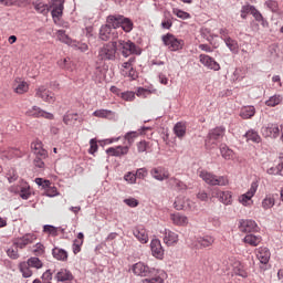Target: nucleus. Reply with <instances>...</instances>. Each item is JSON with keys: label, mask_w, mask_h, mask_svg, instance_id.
<instances>
[{"label": "nucleus", "mask_w": 283, "mask_h": 283, "mask_svg": "<svg viewBox=\"0 0 283 283\" xmlns=\"http://www.w3.org/2000/svg\"><path fill=\"white\" fill-rule=\"evenodd\" d=\"M200 178L205 180L207 185H211L212 187H227L229 185V179L224 176H216L207 170H202L199 174Z\"/></svg>", "instance_id": "obj_1"}, {"label": "nucleus", "mask_w": 283, "mask_h": 283, "mask_svg": "<svg viewBox=\"0 0 283 283\" xmlns=\"http://www.w3.org/2000/svg\"><path fill=\"white\" fill-rule=\"evenodd\" d=\"M117 45L116 42H111L101 46L97 55L99 61H114L116 59Z\"/></svg>", "instance_id": "obj_2"}, {"label": "nucleus", "mask_w": 283, "mask_h": 283, "mask_svg": "<svg viewBox=\"0 0 283 283\" xmlns=\"http://www.w3.org/2000/svg\"><path fill=\"white\" fill-rule=\"evenodd\" d=\"M108 23H112L113 28H122L124 32L134 30V22H132L129 18H125L123 15H109Z\"/></svg>", "instance_id": "obj_3"}, {"label": "nucleus", "mask_w": 283, "mask_h": 283, "mask_svg": "<svg viewBox=\"0 0 283 283\" xmlns=\"http://www.w3.org/2000/svg\"><path fill=\"white\" fill-rule=\"evenodd\" d=\"M132 271L134 275H138L139 277H151L157 273L156 269L149 268V265L145 264V262L135 263L132 268Z\"/></svg>", "instance_id": "obj_4"}, {"label": "nucleus", "mask_w": 283, "mask_h": 283, "mask_svg": "<svg viewBox=\"0 0 283 283\" xmlns=\"http://www.w3.org/2000/svg\"><path fill=\"white\" fill-rule=\"evenodd\" d=\"M258 187H260L258 181H252L249 190L245 193L239 196L240 205H242L243 207H252L253 196H255V193L258 192Z\"/></svg>", "instance_id": "obj_5"}, {"label": "nucleus", "mask_w": 283, "mask_h": 283, "mask_svg": "<svg viewBox=\"0 0 283 283\" xmlns=\"http://www.w3.org/2000/svg\"><path fill=\"white\" fill-rule=\"evenodd\" d=\"M164 45H166L170 52H178V50H182V45L185 42L174 36V34L168 33L163 35Z\"/></svg>", "instance_id": "obj_6"}, {"label": "nucleus", "mask_w": 283, "mask_h": 283, "mask_svg": "<svg viewBox=\"0 0 283 283\" xmlns=\"http://www.w3.org/2000/svg\"><path fill=\"white\" fill-rule=\"evenodd\" d=\"M99 39L102 41H109V39H118V32H116V28H114L113 23H109L106 20V24L102 25L99 29Z\"/></svg>", "instance_id": "obj_7"}, {"label": "nucleus", "mask_w": 283, "mask_h": 283, "mask_svg": "<svg viewBox=\"0 0 283 283\" xmlns=\"http://www.w3.org/2000/svg\"><path fill=\"white\" fill-rule=\"evenodd\" d=\"M119 46L122 48V54L123 56H132V54L140 55L142 51L140 48H138L134 42L132 41H118Z\"/></svg>", "instance_id": "obj_8"}, {"label": "nucleus", "mask_w": 283, "mask_h": 283, "mask_svg": "<svg viewBox=\"0 0 283 283\" xmlns=\"http://www.w3.org/2000/svg\"><path fill=\"white\" fill-rule=\"evenodd\" d=\"M35 240H36V234L27 233L22 237L14 239L13 247H15V249H25V247H28V244H34Z\"/></svg>", "instance_id": "obj_9"}, {"label": "nucleus", "mask_w": 283, "mask_h": 283, "mask_svg": "<svg viewBox=\"0 0 283 283\" xmlns=\"http://www.w3.org/2000/svg\"><path fill=\"white\" fill-rule=\"evenodd\" d=\"M239 229L242 233H258L260 231L258 223L251 219H242Z\"/></svg>", "instance_id": "obj_10"}, {"label": "nucleus", "mask_w": 283, "mask_h": 283, "mask_svg": "<svg viewBox=\"0 0 283 283\" xmlns=\"http://www.w3.org/2000/svg\"><path fill=\"white\" fill-rule=\"evenodd\" d=\"M174 208L177 211H191V209H193V201L186 197H177L174 202Z\"/></svg>", "instance_id": "obj_11"}, {"label": "nucleus", "mask_w": 283, "mask_h": 283, "mask_svg": "<svg viewBox=\"0 0 283 283\" xmlns=\"http://www.w3.org/2000/svg\"><path fill=\"white\" fill-rule=\"evenodd\" d=\"M212 196L218 198L219 202H222V205H233V193H231V191H221L220 189H214L212 191Z\"/></svg>", "instance_id": "obj_12"}, {"label": "nucleus", "mask_w": 283, "mask_h": 283, "mask_svg": "<svg viewBox=\"0 0 283 283\" xmlns=\"http://www.w3.org/2000/svg\"><path fill=\"white\" fill-rule=\"evenodd\" d=\"M27 116H32L33 118H48L49 120H52L54 118V115L52 113L45 112L41 109L39 106H32L27 111Z\"/></svg>", "instance_id": "obj_13"}, {"label": "nucleus", "mask_w": 283, "mask_h": 283, "mask_svg": "<svg viewBox=\"0 0 283 283\" xmlns=\"http://www.w3.org/2000/svg\"><path fill=\"white\" fill-rule=\"evenodd\" d=\"M35 96L36 98L43 99L45 103H54V101H56L54 93L50 92V90L43 85L35 90Z\"/></svg>", "instance_id": "obj_14"}, {"label": "nucleus", "mask_w": 283, "mask_h": 283, "mask_svg": "<svg viewBox=\"0 0 283 283\" xmlns=\"http://www.w3.org/2000/svg\"><path fill=\"white\" fill-rule=\"evenodd\" d=\"M150 251L153 253V256L156 258L157 260H163V258H165V249H163V244L158 239L151 240Z\"/></svg>", "instance_id": "obj_15"}, {"label": "nucleus", "mask_w": 283, "mask_h": 283, "mask_svg": "<svg viewBox=\"0 0 283 283\" xmlns=\"http://www.w3.org/2000/svg\"><path fill=\"white\" fill-rule=\"evenodd\" d=\"M261 134L265 136V138H277V136H280V126H277V124L263 126L261 128Z\"/></svg>", "instance_id": "obj_16"}, {"label": "nucleus", "mask_w": 283, "mask_h": 283, "mask_svg": "<svg viewBox=\"0 0 283 283\" xmlns=\"http://www.w3.org/2000/svg\"><path fill=\"white\" fill-rule=\"evenodd\" d=\"M199 61L205 65V67H208V70H213L214 72H219L220 70V64L207 54L199 55Z\"/></svg>", "instance_id": "obj_17"}, {"label": "nucleus", "mask_w": 283, "mask_h": 283, "mask_svg": "<svg viewBox=\"0 0 283 283\" xmlns=\"http://www.w3.org/2000/svg\"><path fill=\"white\" fill-rule=\"evenodd\" d=\"M133 235H135L136 240H138L140 244H147L149 242V234L143 226L135 227L133 229Z\"/></svg>", "instance_id": "obj_18"}, {"label": "nucleus", "mask_w": 283, "mask_h": 283, "mask_svg": "<svg viewBox=\"0 0 283 283\" xmlns=\"http://www.w3.org/2000/svg\"><path fill=\"white\" fill-rule=\"evenodd\" d=\"M216 242V239L211 235L199 237L196 239L193 248L195 249H207Z\"/></svg>", "instance_id": "obj_19"}, {"label": "nucleus", "mask_w": 283, "mask_h": 283, "mask_svg": "<svg viewBox=\"0 0 283 283\" xmlns=\"http://www.w3.org/2000/svg\"><path fill=\"white\" fill-rule=\"evenodd\" d=\"M170 220L175 227H187L189 224V218L180 212L171 213Z\"/></svg>", "instance_id": "obj_20"}, {"label": "nucleus", "mask_w": 283, "mask_h": 283, "mask_svg": "<svg viewBox=\"0 0 283 283\" xmlns=\"http://www.w3.org/2000/svg\"><path fill=\"white\" fill-rule=\"evenodd\" d=\"M12 88L15 94H25L30 90V84L21 78H15Z\"/></svg>", "instance_id": "obj_21"}, {"label": "nucleus", "mask_w": 283, "mask_h": 283, "mask_svg": "<svg viewBox=\"0 0 283 283\" xmlns=\"http://www.w3.org/2000/svg\"><path fill=\"white\" fill-rule=\"evenodd\" d=\"M178 233L169 230V229H165L164 231V242L167 244V247H174L175 244H178Z\"/></svg>", "instance_id": "obj_22"}, {"label": "nucleus", "mask_w": 283, "mask_h": 283, "mask_svg": "<svg viewBox=\"0 0 283 283\" xmlns=\"http://www.w3.org/2000/svg\"><path fill=\"white\" fill-rule=\"evenodd\" d=\"M65 3V0H53V10L51 12L52 18L54 21H56V19H61V17H63V4Z\"/></svg>", "instance_id": "obj_23"}, {"label": "nucleus", "mask_w": 283, "mask_h": 283, "mask_svg": "<svg viewBox=\"0 0 283 283\" xmlns=\"http://www.w3.org/2000/svg\"><path fill=\"white\" fill-rule=\"evenodd\" d=\"M106 154H109V156H127L129 154V146H117V147H111L106 150Z\"/></svg>", "instance_id": "obj_24"}, {"label": "nucleus", "mask_w": 283, "mask_h": 283, "mask_svg": "<svg viewBox=\"0 0 283 283\" xmlns=\"http://www.w3.org/2000/svg\"><path fill=\"white\" fill-rule=\"evenodd\" d=\"M31 148L33 149V154L36 156V158H48V150L43 149V143H32Z\"/></svg>", "instance_id": "obj_25"}, {"label": "nucleus", "mask_w": 283, "mask_h": 283, "mask_svg": "<svg viewBox=\"0 0 283 283\" xmlns=\"http://www.w3.org/2000/svg\"><path fill=\"white\" fill-rule=\"evenodd\" d=\"M256 258L262 264H269V260H271V251H269V248H260Z\"/></svg>", "instance_id": "obj_26"}, {"label": "nucleus", "mask_w": 283, "mask_h": 283, "mask_svg": "<svg viewBox=\"0 0 283 283\" xmlns=\"http://www.w3.org/2000/svg\"><path fill=\"white\" fill-rule=\"evenodd\" d=\"M255 116V106H243L240 109V117L244 120H249V118H253Z\"/></svg>", "instance_id": "obj_27"}, {"label": "nucleus", "mask_w": 283, "mask_h": 283, "mask_svg": "<svg viewBox=\"0 0 283 283\" xmlns=\"http://www.w3.org/2000/svg\"><path fill=\"white\" fill-rule=\"evenodd\" d=\"M174 134L177 138H185L187 134V124L179 122L174 126Z\"/></svg>", "instance_id": "obj_28"}, {"label": "nucleus", "mask_w": 283, "mask_h": 283, "mask_svg": "<svg viewBox=\"0 0 283 283\" xmlns=\"http://www.w3.org/2000/svg\"><path fill=\"white\" fill-rule=\"evenodd\" d=\"M73 277L74 276H72V272L65 269L60 270L55 275V280H57V282H71Z\"/></svg>", "instance_id": "obj_29"}, {"label": "nucleus", "mask_w": 283, "mask_h": 283, "mask_svg": "<svg viewBox=\"0 0 283 283\" xmlns=\"http://www.w3.org/2000/svg\"><path fill=\"white\" fill-rule=\"evenodd\" d=\"M93 116L96 118H108V120H112L116 116V113L109 109H97L93 113Z\"/></svg>", "instance_id": "obj_30"}, {"label": "nucleus", "mask_w": 283, "mask_h": 283, "mask_svg": "<svg viewBox=\"0 0 283 283\" xmlns=\"http://www.w3.org/2000/svg\"><path fill=\"white\" fill-rule=\"evenodd\" d=\"M243 242L250 247H258L262 242V237L255 234H248L244 237Z\"/></svg>", "instance_id": "obj_31"}, {"label": "nucleus", "mask_w": 283, "mask_h": 283, "mask_svg": "<svg viewBox=\"0 0 283 283\" xmlns=\"http://www.w3.org/2000/svg\"><path fill=\"white\" fill-rule=\"evenodd\" d=\"M224 43L227 48H229L230 52H232L233 54H238V52H240V46L238 45V41L231 38H226Z\"/></svg>", "instance_id": "obj_32"}, {"label": "nucleus", "mask_w": 283, "mask_h": 283, "mask_svg": "<svg viewBox=\"0 0 283 283\" xmlns=\"http://www.w3.org/2000/svg\"><path fill=\"white\" fill-rule=\"evenodd\" d=\"M224 136V127H217L209 133V140H218Z\"/></svg>", "instance_id": "obj_33"}, {"label": "nucleus", "mask_w": 283, "mask_h": 283, "mask_svg": "<svg viewBox=\"0 0 283 283\" xmlns=\"http://www.w3.org/2000/svg\"><path fill=\"white\" fill-rule=\"evenodd\" d=\"M56 36L59 39V41H61V43H65L66 45H73L74 41L72 40V38H70V35L65 34L64 30H59L56 32Z\"/></svg>", "instance_id": "obj_34"}, {"label": "nucleus", "mask_w": 283, "mask_h": 283, "mask_svg": "<svg viewBox=\"0 0 283 283\" xmlns=\"http://www.w3.org/2000/svg\"><path fill=\"white\" fill-rule=\"evenodd\" d=\"M52 255L55 258V260H61L62 262H65L67 260V251L59 248H54L52 250Z\"/></svg>", "instance_id": "obj_35"}, {"label": "nucleus", "mask_w": 283, "mask_h": 283, "mask_svg": "<svg viewBox=\"0 0 283 283\" xmlns=\"http://www.w3.org/2000/svg\"><path fill=\"white\" fill-rule=\"evenodd\" d=\"M134 63H136V57H130L127 62L122 64L120 74L122 76L127 75V72L134 67Z\"/></svg>", "instance_id": "obj_36"}, {"label": "nucleus", "mask_w": 283, "mask_h": 283, "mask_svg": "<svg viewBox=\"0 0 283 283\" xmlns=\"http://www.w3.org/2000/svg\"><path fill=\"white\" fill-rule=\"evenodd\" d=\"M31 253H33V255H35L36 258L44 255L45 254V245H43V243H41V242L34 244L31 248Z\"/></svg>", "instance_id": "obj_37"}, {"label": "nucleus", "mask_w": 283, "mask_h": 283, "mask_svg": "<svg viewBox=\"0 0 283 283\" xmlns=\"http://www.w3.org/2000/svg\"><path fill=\"white\" fill-rule=\"evenodd\" d=\"M220 151H221V156H222V158H224V160H231L234 156L231 148H229L227 145H221Z\"/></svg>", "instance_id": "obj_38"}, {"label": "nucleus", "mask_w": 283, "mask_h": 283, "mask_svg": "<svg viewBox=\"0 0 283 283\" xmlns=\"http://www.w3.org/2000/svg\"><path fill=\"white\" fill-rule=\"evenodd\" d=\"M78 120V114L76 113H66L63 117V123L65 125H74Z\"/></svg>", "instance_id": "obj_39"}, {"label": "nucleus", "mask_w": 283, "mask_h": 283, "mask_svg": "<svg viewBox=\"0 0 283 283\" xmlns=\"http://www.w3.org/2000/svg\"><path fill=\"white\" fill-rule=\"evenodd\" d=\"M283 101V97L282 95H273L271 96L266 102H265V105L268 107H275L277 105H280V103H282Z\"/></svg>", "instance_id": "obj_40"}, {"label": "nucleus", "mask_w": 283, "mask_h": 283, "mask_svg": "<svg viewBox=\"0 0 283 283\" xmlns=\"http://www.w3.org/2000/svg\"><path fill=\"white\" fill-rule=\"evenodd\" d=\"M272 207H275V198H273V196L271 195H268L262 200V208L268 210V209H272Z\"/></svg>", "instance_id": "obj_41"}, {"label": "nucleus", "mask_w": 283, "mask_h": 283, "mask_svg": "<svg viewBox=\"0 0 283 283\" xmlns=\"http://www.w3.org/2000/svg\"><path fill=\"white\" fill-rule=\"evenodd\" d=\"M151 176L153 178H155V180H167V178H169V174L167 172H163L161 170H158V168H154L151 170Z\"/></svg>", "instance_id": "obj_42"}, {"label": "nucleus", "mask_w": 283, "mask_h": 283, "mask_svg": "<svg viewBox=\"0 0 283 283\" xmlns=\"http://www.w3.org/2000/svg\"><path fill=\"white\" fill-rule=\"evenodd\" d=\"M27 263L31 269H43V262L36 256H31L28 259Z\"/></svg>", "instance_id": "obj_43"}, {"label": "nucleus", "mask_w": 283, "mask_h": 283, "mask_svg": "<svg viewBox=\"0 0 283 283\" xmlns=\"http://www.w3.org/2000/svg\"><path fill=\"white\" fill-rule=\"evenodd\" d=\"M146 277L148 279H144L142 283H165V280H163L161 276L158 275V270L151 276H146Z\"/></svg>", "instance_id": "obj_44"}, {"label": "nucleus", "mask_w": 283, "mask_h": 283, "mask_svg": "<svg viewBox=\"0 0 283 283\" xmlns=\"http://www.w3.org/2000/svg\"><path fill=\"white\" fill-rule=\"evenodd\" d=\"M33 6L34 10H36V12L40 14H48V12H50V8L43 2H34Z\"/></svg>", "instance_id": "obj_45"}, {"label": "nucleus", "mask_w": 283, "mask_h": 283, "mask_svg": "<svg viewBox=\"0 0 283 283\" xmlns=\"http://www.w3.org/2000/svg\"><path fill=\"white\" fill-rule=\"evenodd\" d=\"M45 196L48 198H56L59 196V190L56 189L55 186H52V182L49 181V187H45Z\"/></svg>", "instance_id": "obj_46"}, {"label": "nucleus", "mask_w": 283, "mask_h": 283, "mask_svg": "<svg viewBox=\"0 0 283 283\" xmlns=\"http://www.w3.org/2000/svg\"><path fill=\"white\" fill-rule=\"evenodd\" d=\"M32 268L27 263H20V271L23 275V277H32Z\"/></svg>", "instance_id": "obj_47"}, {"label": "nucleus", "mask_w": 283, "mask_h": 283, "mask_svg": "<svg viewBox=\"0 0 283 283\" xmlns=\"http://www.w3.org/2000/svg\"><path fill=\"white\" fill-rule=\"evenodd\" d=\"M245 138L247 140H252V143H260L262 140V138L255 130H248L245 133Z\"/></svg>", "instance_id": "obj_48"}, {"label": "nucleus", "mask_w": 283, "mask_h": 283, "mask_svg": "<svg viewBox=\"0 0 283 283\" xmlns=\"http://www.w3.org/2000/svg\"><path fill=\"white\" fill-rule=\"evenodd\" d=\"M33 283H52V271L51 270H46L43 274H42V282L39 279H35L33 281Z\"/></svg>", "instance_id": "obj_49"}, {"label": "nucleus", "mask_w": 283, "mask_h": 283, "mask_svg": "<svg viewBox=\"0 0 283 283\" xmlns=\"http://www.w3.org/2000/svg\"><path fill=\"white\" fill-rule=\"evenodd\" d=\"M125 140H127V147H132L134 145V140H136V138H138V133L136 132H129L125 135Z\"/></svg>", "instance_id": "obj_50"}, {"label": "nucleus", "mask_w": 283, "mask_h": 283, "mask_svg": "<svg viewBox=\"0 0 283 283\" xmlns=\"http://www.w3.org/2000/svg\"><path fill=\"white\" fill-rule=\"evenodd\" d=\"M172 14H176L178 19H189L191 15L180 9H172Z\"/></svg>", "instance_id": "obj_51"}, {"label": "nucleus", "mask_w": 283, "mask_h": 283, "mask_svg": "<svg viewBox=\"0 0 283 283\" xmlns=\"http://www.w3.org/2000/svg\"><path fill=\"white\" fill-rule=\"evenodd\" d=\"M30 196H31L30 187L29 186L22 187L20 190V198H22V200H28Z\"/></svg>", "instance_id": "obj_52"}, {"label": "nucleus", "mask_w": 283, "mask_h": 283, "mask_svg": "<svg viewBox=\"0 0 283 283\" xmlns=\"http://www.w3.org/2000/svg\"><path fill=\"white\" fill-rule=\"evenodd\" d=\"M71 48H76V50H80V52H87L88 50V46L86 43H81L76 41H73V44L71 45Z\"/></svg>", "instance_id": "obj_53"}, {"label": "nucleus", "mask_w": 283, "mask_h": 283, "mask_svg": "<svg viewBox=\"0 0 283 283\" xmlns=\"http://www.w3.org/2000/svg\"><path fill=\"white\" fill-rule=\"evenodd\" d=\"M170 185H174L175 187H177V189H181V190L187 189V185H185V182H182L176 178L170 179Z\"/></svg>", "instance_id": "obj_54"}, {"label": "nucleus", "mask_w": 283, "mask_h": 283, "mask_svg": "<svg viewBox=\"0 0 283 283\" xmlns=\"http://www.w3.org/2000/svg\"><path fill=\"white\" fill-rule=\"evenodd\" d=\"M44 233H49L50 235H56L59 229L54 226L46 224L43 227Z\"/></svg>", "instance_id": "obj_55"}, {"label": "nucleus", "mask_w": 283, "mask_h": 283, "mask_svg": "<svg viewBox=\"0 0 283 283\" xmlns=\"http://www.w3.org/2000/svg\"><path fill=\"white\" fill-rule=\"evenodd\" d=\"M149 147V143L146 140H142L137 143V150L139 154H144V151H147V148Z\"/></svg>", "instance_id": "obj_56"}, {"label": "nucleus", "mask_w": 283, "mask_h": 283, "mask_svg": "<svg viewBox=\"0 0 283 283\" xmlns=\"http://www.w3.org/2000/svg\"><path fill=\"white\" fill-rule=\"evenodd\" d=\"M35 185H39V187L45 189V187H50V180H45L43 178H35Z\"/></svg>", "instance_id": "obj_57"}, {"label": "nucleus", "mask_w": 283, "mask_h": 283, "mask_svg": "<svg viewBox=\"0 0 283 283\" xmlns=\"http://www.w3.org/2000/svg\"><path fill=\"white\" fill-rule=\"evenodd\" d=\"M81 247H83V241L74 240L73 242V253H81Z\"/></svg>", "instance_id": "obj_58"}, {"label": "nucleus", "mask_w": 283, "mask_h": 283, "mask_svg": "<svg viewBox=\"0 0 283 283\" xmlns=\"http://www.w3.org/2000/svg\"><path fill=\"white\" fill-rule=\"evenodd\" d=\"M7 254L9 258H11L12 260H17L19 259V251L14 250V248H10L7 250Z\"/></svg>", "instance_id": "obj_59"}, {"label": "nucleus", "mask_w": 283, "mask_h": 283, "mask_svg": "<svg viewBox=\"0 0 283 283\" xmlns=\"http://www.w3.org/2000/svg\"><path fill=\"white\" fill-rule=\"evenodd\" d=\"M122 98L123 101H133L134 98H136V94H134V92H125L122 93Z\"/></svg>", "instance_id": "obj_60"}, {"label": "nucleus", "mask_w": 283, "mask_h": 283, "mask_svg": "<svg viewBox=\"0 0 283 283\" xmlns=\"http://www.w3.org/2000/svg\"><path fill=\"white\" fill-rule=\"evenodd\" d=\"M124 179L126 180V182L134 185L136 182V174L128 172L127 175H125Z\"/></svg>", "instance_id": "obj_61"}, {"label": "nucleus", "mask_w": 283, "mask_h": 283, "mask_svg": "<svg viewBox=\"0 0 283 283\" xmlns=\"http://www.w3.org/2000/svg\"><path fill=\"white\" fill-rule=\"evenodd\" d=\"M90 145H91V148L88 150L90 154H96V151H98V144L96 143V139H91Z\"/></svg>", "instance_id": "obj_62"}, {"label": "nucleus", "mask_w": 283, "mask_h": 283, "mask_svg": "<svg viewBox=\"0 0 283 283\" xmlns=\"http://www.w3.org/2000/svg\"><path fill=\"white\" fill-rule=\"evenodd\" d=\"M149 94H151L148 90L139 87L137 90V96H140L142 98H147V96H149Z\"/></svg>", "instance_id": "obj_63"}, {"label": "nucleus", "mask_w": 283, "mask_h": 283, "mask_svg": "<svg viewBox=\"0 0 283 283\" xmlns=\"http://www.w3.org/2000/svg\"><path fill=\"white\" fill-rule=\"evenodd\" d=\"M125 205H127V207H136L138 205V201L135 198H128L124 200Z\"/></svg>", "instance_id": "obj_64"}]
</instances>
